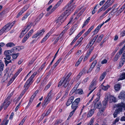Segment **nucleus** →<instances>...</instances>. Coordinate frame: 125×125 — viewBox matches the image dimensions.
<instances>
[{
  "label": "nucleus",
  "mask_w": 125,
  "mask_h": 125,
  "mask_svg": "<svg viewBox=\"0 0 125 125\" xmlns=\"http://www.w3.org/2000/svg\"><path fill=\"white\" fill-rule=\"evenodd\" d=\"M118 97L121 99H124L125 101H124V103H122L117 104V108L115 110L113 114L115 118L117 117V115L122 112L123 108L125 110V94H124V92H121L118 96Z\"/></svg>",
  "instance_id": "obj_1"
},
{
  "label": "nucleus",
  "mask_w": 125,
  "mask_h": 125,
  "mask_svg": "<svg viewBox=\"0 0 125 125\" xmlns=\"http://www.w3.org/2000/svg\"><path fill=\"white\" fill-rule=\"evenodd\" d=\"M72 73H70L68 75L67 77L65 79H62L58 85V87L62 85L64 87H66L68 85L70 80L69 78L71 75Z\"/></svg>",
  "instance_id": "obj_2"
},
{
  "label": "nucleus",
  "mask_w": 125,
  "mask_h": 125,
  "mask_svg": "<svg viewBox=\"0 0 125 125\" xmlns=\"http://www.w3.org/2000/svg\"><path fill=\"white\" fill-rule=\"evenodd\" d=\"M12 95V94L11 93L8 96L2 106L0 107V110H1L3 107L4 108V109H6L9 106L11 102V101L10 98Z\"/></svg>",
  "instance_id": "obj_3"
},
{
  "label": "nucleus",
  "mask_w": 125,
  "mask_h": 125,
  "mask_svg": "<svg viewBox=\"0 0 125 125\" xmlns=\"http://www.w3.org/2000/svg\"><path fill=\"white\" fill-rule=\"evenodd\" d=\"M36 74V72H34L29 79L27 81L24 86V87L26 89H28L30 86L33 82V79Z\"/></svg>",
  "instance_id": "obj_4"
},
{
  "label": "nucleus",
  "mask_w": 125,
  "mask_h": 125,
  "mask_svg": "<svg viewBox=\"0 0 125 125\" xmlns=\"http://www.w3.org/2000/svg\"><path fill=\"white\" fill-rule=\"evenodd\" d=\"M75 7V6L73 7V6H71V5L70 4H68L66 7V8L67 10H66L64 12L62 16H63V17L65 15L68 16L70 14L71 12L72 11Z\"/></svg>",
  "instance_id": "obj_5"
},
{
  "label": "nucleus",
  "mask_w": 125,
  "mask_h": 125,
  "mask_svg": "<svg viewBox=\"0 0 125 125\" xmlns=\"http://www.w3.org/2000/svg\"><path fill=\"white\" fill-rule=\"evenodd\" d=\"M52 91L51 90L49 93L48 95L45 99L42 104V106H45L51 100L52 98Z\"/></svg>",
  "instance_id": "obj_6"
},
{
  "label": "nucleus",
  "mask_w": 125,
  "mask_h": 125,
  "mask_svg": "<svg viewBox=\"0 0 125 125\" xmlns=\"http://www.w3.org/2000/svg\"><path fill=\"white\" fill-rule=\"evenodd\" d=\"M96 81H93L89 86V89L91 90L87 96L88 97L89 95L91 94L94 90H95L96 88Z\"/></svg>",
  "instance_id": "obj_7"
},
{
  "label": "nucleus",
  "mask_w": 125,
  "mask_h": 125,
  "mask_svg": "<svg viewBox=\"0 0 125 125\" xmlns=\"http://www.w3.org/2000/svg\"><path fill=\"white\" fill-rule=\"evenodd\" d=\"M15 23V21H14L11 23H9L7 24L3 28L5 32H7L11 29Z\"/></svg>",
  "instance_id": "obj_8"
},
{
  "label": "nucleus",
  "mask_w": 125,
  "mask_h": 125,
  "mask_svg": "<svg viewBox=\"0 0 125 125\" xmlns=\"http://www.w3.org/2000/svg\"><path fill=\"white\" fill-rule=\"evenodd\" d=\"M64 20V19L63 16L61 15L55 21L56 23L57 24V27H59L61 25L62 23L63 22Z\"/></svg>",
  "instance_id": "obj_9"
},
{
  "label": "nucleus",
  "mask_w": 125,
  "mask_h": 125,
  "mask_svg": "<svg viewBox=\"0 0 125 125\" xmlns=\"http://www.w3.org/2000/svg\"><path fill=\"white\" fill-rule=\"evenodd\" d=\"M106 97L108 98L110 103H111L113 101L115 102L116 101L115 97L111 95L109 93L106 95Z\"/></svg>",
  "instance_id": "obj_10"
},
{
  "label": "nucleus",
  "mask_w": 125,
  "mask_h": 125,
  "mask_svg": "<svg viewBox=\"0 0 125 125\" xmlns=\"http://www.w3.org/2000/svg\"><path fill=\"white\" fill-rule=\"evenodd\" d=\"M44 32L43 30H42L40 31H38L37 33L34 35L32 36V38H36L38 37H40L43 34Z\"/></svg>",
  "instance_id": "obj_11"
},
{
  "label": "nucleus",
  "mask_w": 125,
  "mask_h": 125,
  "mask_svg": "<svg viewBox=\"0 0 125 125\" xmlns=\"http://www.w3.org/2000/svg\"><path fill=\"white\" fill-rule=\"evenodd\" d=\"M104 24V23L103 22L102 24H100L97 26L94 31L93 32V35L96 34L97 33L99 30Z\"/></svg>",
  "instance_id": "obj_12"
},
{
  "label": "nucleus",
  "mask_w": 125,
  "mask_h": 125,
  "mask_svg": "<svg viewBox=\"0 0 125 125\" xmlns=\"http://www.w3.org/2000/svg\"><path fill=\"white\" fill-rule=\"evenodd\" d=\"M29 7V5H26L24 6L22 9V10L18 14L17 17L18 18L21 15L23 12L26 11Z\"/></svg>",
  "instance_id": "obj_13"
},
{
  "label": "nucleus",
  "mask_w": 125,
  "mask_h": 125,
  "mask_svg": "<svg viewBox=\"0 0 125 125\" xmlns=\"http://www.w3.org/2000/svg\"><path fill=\"white\" fill-rule=\"evenodd\" d=\"M33 23L31 22L28 25L26 26L25 27L24 29L22 30V31L23 32H26L30 29Z\"/></svg>",
  "instance_id": "obj_14"
},
{
  "label": "nucleus",
  "mask_w": 125,
  "mask_h": 125,
  "mask_svg": "<svg viewBox=\"0 0 125 125\" xmlns=\"http://www.w3.org/2000/svg\"><path fill=\"white\" fill-rule=\"evenodd\" d=\"M97 62V61L96 60H95L93 61V62L92 63L91 66L87 72V73H88V72H91L95 66Z\"/></svg>",
  "instance_id": "obj_15"
},
{
  "label": "nucleus",
  "mask_w": 125,
  "mask_h": 125,
  "mask_svg": "<svg viewBox=\"0 0 125 125\" xmlns=\"http://www.w3.org/2000/svg\"><path fill=\"white\" fill-rule=\"evenodd\" d=\"M52 31H50L49 33H47L45 36L42 39L41 42V43H42L46 41V40L52 34Z\"/></svg>",
  "instance_id": "obj_16"
},
{
  "label": "nucleus",
  "mask_w": 125,
  "mask_h": 125,
  "mask_svg": "<svg viewBox=\"0 0 125 125\" xmlns=\"http://www.w3.org/2000/svg\"><path fill=\"white\" fill-rule=\"evenodd\" d=\"M74 98V97L73 96L71 97L68 99L66 105L67 106H69L72 103Z\"/></svg>",
  "instance_id": "obj_17"
},
{
  "label": "nucleus",
  "mask_w": 125,
  "mask_h": 125,
  "mask_svg": "<svg viewBox=\"0 0 125 125\" xmlns=\"http://www.w3.org/2000/svg\"><path fill=\"white\" fill-rule=\"evenodd\" d=\"M94 107L95 108H98L99 110L101 109L102 108H104L105 109V106L103 107L102 106V104L100 102H99L98 103L95 104L94 105Z\"/></svg>",
  "instance_id": "obj_18"
},
{
  "label": "nucleus",
  "mask_w": 125,
  "mask_h": 125,
  "mask_svg": "<svg viewBox=\"0 0 125 125\" xmlns=\"http://www.w3.org/2000/svg\"><path fill=\"white\" fill-rule=\"evenodd\" d=\"M63 0H60L57 3V4L55 5L53 7L52 9V11L55 10L59 6L63 1Z\"/></svg>",
  "instance_id": "obj_19"
},
{
  "label": "nucleus",
  "mask_w": 125,
  "mask_h": 125,
  "mask_svg": "<svg viewBox=\"0 0 125 125\" xmlns=\"http://www.w3.org/2000/svg\"><path fill=\"white\" fill-rule=\"evenodd\" d=\"M111 9V8H109L108 9H107L104 13L103 14L100 16V17L99 19H102L103 18L104 16Z\"/></svg>",
  "instance_id": "obj_20"
},
{
  "label": "nucleus",
  "mask_w": 125,
  "mask_h": 125,
  "mask_svg": "<svg viewBox=\"0 0 125 125\" xmlns=\"http://www.w3.org/2000/svg\"><path fill=\"white\" fill-rule=\"evenodd\" d=\"M101 86L102 89L104 91L107 90L110 87L108 85H105L104 84V83L101 84Z\"/></svg>",
  "instance_id": "obj_21"
},
{
  "label": "nucleus",
  "mask_w": 125,
  "mask_h": 125,
  "mask_svg": "<svg viewBox=\"0 0 125 125\" xmlns=\"http://www.w3.org/2000/svg\"><path fill=\"white\" fill-rule=\"evenodd\" d=\"M13 51L12 50H7L4 52V54L6 56H10L12 55Z\"/></svg>",
  "instance_id": "obj_22"
},
{
  "label": "nucleus",
  "mask_w": 125,
  "mask_h": 125,
  "mask_svg": "<svg viewBox=\"0 0 125 125\" xmlns=\"http://www.w3.org/2000/svg\"><path fill=\"white\" fill-rule=\"evenodd\" d=\"M125 8V4L117 12V13L116 14V16H118L122 12L123 10Z\"/></svg>",
  "instance_id": "obj_23"
},
{
  "label": "nucleus",
  "mask_w": 125,
  "mask_h": 125,
  "mask_svg": "<svg viewBox=\"0 0 125 125\" xmlns=\"http://www.w3.org/2000/svg\"><path fill=\"white\" fill-rule=\"evenodd\" d=\"M94 27V25H92L83 35L84 37L86 36L91 31Z\"/></svg>",
  "instance_id": "obj_24"
},
{
  "label": "nucleus",
  "mask_w": 125,
  "mask_h": 125,
  "mask_svg": "<svg viewBox=\"0 0 125 125\" xmlns=\"http://www.w3.org/2000/svg\"><path fill=\"white\" fill-rule=\"evenodd\" d=\"M62 60V58H59L57 61L54 64V65L52 67V69H54L58 64Z\"/></svg>",
  "instance_id": "obj_25"
},
{
  "label": "nucleus",
  "mask_w": 125,
  "mask_h": 125,
  "mask_svg": "<svg viewBox=\"0 0 125 125\" xmlns=\"http://www.w3.org/2000/svg\"><path fill=\"white\" fill-rule=\"evenodd\" d=\"M78 104L74 103H73L72 104L71 107L72 109L75 111L78 107Z\"/></svg>",
  "instance_id": "obj_26"
},
{
  "label": "nucleus",
  "mask_w": 125,
  "mask_h": 125,
  "mask_svg": "<svg viewBox=\"0 0 125 125\" xmlns=\"http://www.w3.org/2000/svg\"><path fill=\"white\" fill-rule=\"evenodd\" d=\"M94 109L90 110L87 115V116L88 117H90L94 113Z\"/></svg>",
  "instance_id": "obj_27"
},
{
  "label": "nucleus",
  "mask_w": 125,
  "mask_h": 125,
  "mask_svg": "<svg viewBox=\"0 0 125 125\" xmlns=\"http://www.w3.org/2000/svg\"><path fill=\"white\" fill-rule=\"evenodd\" d=\"M86 9V7H84L83 8L82 7H79L78 9V10H80L81 9H82L81 11L79 13V15H81L84 12V11Z\"/></svg>",
  "instance_id": "obj_28"
},
{
  "label": "nucleus",
  "mask_w": 125,
  "mask_h": 125,
  "mask_svg": "<svg viewBox=\"0 0 125 125\" xmlns=\"http://www.w3.org/2000/svg\"><path fill=\"white\" fill-rule=\"evenodd\" d=\"M83 58V56H81L79 59L77 61L75 64L76 66H78L80 63Z\"/></svg>",
  "instance_id": "obj_29"
},
{
  "label": "nucleus",
  "mask_w": 125,
  "mask_h": 125,
  "mask_svg": "<svg viewBox=\"0 0 125 125\" xmlns=\"http://www.w3.org/2000/svg\"><path fill=\"white\" fill-rule=\"evenodd\" d=\"M106 75V73L104 72L100 77L99 80L100 81H102L104 79Z\"/></svg>",
  "instance_id": "obj_30"
},
{
  "label": "nucleus",
  "mask_w": 125,
  "mask_h": 125,
  "mask_svg": "<svg viewBox=\"0 0 125 125\" xmlns=\"http://www.w3.org/2000/svg\"><path fill=\"white\" fill-rule=\"evenodd\" d=\"M94 47H91L90 49L87 51L86 55L89 57L92 51L94 49Z\"/></svg>",
  "instance_id": "obj_31"
},
{
  "label": "nucleus",
  "mask_w": 125,
  "mask_h": 125,
  "mask_svg": "<svg viewBox=\"0 0 125 125\" xmlns=\"http://www.w3.org/2000/svg\"><path fill=\"white\" fill-rule=\"evenodd\" d=\"M7 118H5L2 122L1 123L0 125H7L8 124L9 120H6Z\"/></svg>",
  "instance_id": "obj_32"
},
{
  "label": "nucleus",
  "mask_w": 125,
  "mask_h": 125,
  "mask_svg": "<svg viewBox=\"0 0 125 125\" xmlns=\"http://www.w3.org/2000/svg\"><path fill=\"white\" fill-rule=\"evenodd\" d=\"M121 87V85L119 84H117L115 85L114 86V88L116 91H118L120 90Z\"/></svg>",
  "instance_id": "obj_33"
},
{
  "label": "nucleus",
  "mask_w": 125,
  "mask_h": 125,
  "mask_svg": "<svg viewBox=\"0 0 125 125\" xmlns=\"http://www.w3.org/2000/svg\"><path fill=\"white\" fill-rule=\"evenodd\" d=\"M125 78V73H122L120 76L119 78L118 79V81L122 80Z\"/></svg>",
  "instance_id": "obj_34"
},
{
  "label": "nucleus",
  "mask_w": 125,
  "mask_h": 125,
  "mask_svg": "<svg viewBox=\"0 0 125 125\" xmlns=\"http://www.w3.org/2000/svg\"><path fill=\"white\" fill-rule=\"evenodd\" d=\"M84 73L85 69H83L79 73V74L77 76V77L79 78H80L81 76L82 75L84 74Z\"/></svg>",
  "instance_id": "obj_35"
},
{
  "label": "nucleus",
  "mask_w": 125,
  "mask_h": 125,
  "mask_svg": "<svg viewBox=\"0 0 125 125\" xmlns=\"http://www.w3.org/2000/svg\"><path fill=\"white\" fill-rule=\"evenodd\" d=\"M15 46V44L12 42H9L6 45V46L7 47H12Z\"/></svg>",
  "instance_id": "obj_36"
},
{
  "label": "nucleus",
  "mask_w": 125,
  "mask_h": 125,
  "mask_svg": "<svg viewBox=\"0 0 125 125\" xmlns=\"http://www.w3.org/2000/svg\"><path fill=\"white\" fill-rule=\"evenodd\" d=\"M107 98V97H106V95L105 97L104 100L103 102V104L104 106H105L106 105L107 103L109 101L108 98Z\"/></svg>",
  "instance_id": "obj_37"
},
{
  "label": "nucleus",
  "mask_w": 125,
  "mask_h": 125,
  "mask_svg": "<svg viewBox=\"0 0 125 125\" xmlns=\"http://www.w3.org/2000/svg\"><path fill=\"white\" fill-rule=\"evenodd\" d=\"M90 19V17H89L84 22L82 28H83L89 22Z\"/></svg>",
  "instance_id": "obj_38"
},
{
  "label": "nucleus",
  "mask_w": 125,
  "mask_h": 125,
  "mask_svg": "<svg viewBox=\"0 0 125 125\" xmlns=\"http://www.w3.org/2000/svg\"><path fill=\"white\" fill-rule=\"evenodd\" d=\"M125 62V58H124L122 59L119 63V66L121 67L123 65Z\"/></svg>",
  "instance_id": "obj_39"
},
{
  "label": "nucleus",
  "mask_w": 125,
  "mask_h": 125,
  "mask_svg": "<svg viewBox=\"0 0 125 125\" xmlns=\"http://www.w3.org/2000/svg\"><path fill=\"white\" fill-rule=\"evenodd\" d=\"M31 13V12H28L22 18V20L23 21L27 17L30 15Z\"/></svg>",
  "instance_id": "obj_40"
},
{
  "label": "nucleus",
  "mask_w": 125,
  "mask_h": 125,
  "mask_svg": "<svg viewBox=\"0 0 125 125\" xmlns=\"http://www.w3.org/2000/svg\"><path fill=\"white\" fill-rule=\"evenodd\" d=\"M120 57V56L119 55L118 53H117L114 58V62H115L117 61Z\"/></svg>",
  "instance_id": "obj_41"
},
{
  "label": "nucleus",
  "mask_w": 125,
  "mask_h": 125,
  "mask_svg": "<svg viewBox=\"0 0 125 125\" xmlns=\"http://www.w3.org/2000/svg\"><path fill=\"white\" fill-rule=\"evenodd\" d=\"M29 37L26 35H25L23 38L21 42L22 43H24L27 41Z\"/></svg>",
  "instance_id": "obj_42"
},
{
  "label": "nucleus",
  "mask_w": 125,
  "mask_h": 125,
  "mask_svg": "<svg viewBox=\"0 0 125 125\" xmlns=\"http://www.w3.org/2000/svg\"><path fill=\"white\" fill-rule=\"evenodd\" d=\"M104 37V35L103 34H101L98 38L97 40V42H100L102 39Z\"/></svg>",
  "instance_id": "obj_43"
},
{
  "label": "nucleus",
  "mask_w": 125,
  "mask_h": 125,
  "mask_svg": "<svg viewBox=\"0 0 125 125\" xmlns=\"http://www.w3.org/2000/svg\"><path fill=\"white\" fill-rule=\"evenodd\" d=\"M104 110V108H103L99 110V111L97 114V115L99 116H100L103 113V112Z\"/></svg>",
  "instance_id": "obj_44"
},
{
  "label": "nucleus",
  "mask_w": 125,
  "mask_h": 125,
  "mask_svg": "<svg viewBox=\"0 0 125 125\" xmlns=\"http://www.w3.org/2000/svg\"><path fill=\"white\" fill-rule=\"evenodd\" d=\"M4 67V64L1 60H0V69L3 71Z\"/></svg>",
  "instance_id": "obj_45"
},
{
  "label": "nucleus",
  "mask_w": 125,
  "mask_h": 125,
  "mask_svg": "<svg viewBox=\"0 0 125 125\" xmlns=\"http://www.w3.org/2000/svg\"><path fill=\"white\" fill-rule=\"evenodd\" d=\"M83 90L81 89H77L76 91V93L78 94H82L83 93Z\"/></svg>",
  "instance_id": "obj_46"
},
{
  "label": "nucleus",
  "mask_w": 125,
  "mask_h": 125,
  "mask_svg": "<svg viewBox=\"0 0 125 125\" xmlns=\"http://www.w3.org/2000/svg\"><path fill=\"white\" fill-rule=\"evenodd\" d=\"M33 30L31 29L29 32L28 34H26V35L29 38V37L31 36L32 34L33 33Z\"/></svg>",
  "instance_id": "obj_47"
},
{
  "label": "nucleus",
  "mask_w": 125,
  "mask_h": 125,
  "mask_svg": "<svg viewBox=\"0 0 125 125\" xmlns=\"http://www.w3.org/2000/svg\"><path fill=\"white\" fill-rule=\"evenodd\" d=\"M110 6L109 5V4H107L105 3L102 6L104 8V10H105L106 9Z\"/></svg>",
  "instance_id": "obj_48"
},
{
  "label": "nucleus",
  "mask_w": 125,
  "mask_h": 125,
  "mask_svg": "<svg viewBox=\"0 0 125 125\" xmlns=\"http://www.w3.org/2000/svg\"><path fill=\"white\" fill-rule=\"evenodd\" d=\"M43 15V14L42 13H41L38 16V18L36 20V21H38L41 19Z\"/></svg>",
  "instance_id": "obj_49"
},
{
  "label": "nucleus",
  "mask_w": 125,
  "mask_h": 125,
  "mask_svg": "<svg viewBox=\"0 0 125 125\" xmlns=\"http://www.w3.org/2000/svg\"><path fill=\"white\" fill-rule=\"evenodd\" d=\"M19 54V53L14 54L12 56L13 58L14 59H16Z\"/></svg>",
  "instance_id": "obj_50"
},
{
  "label": "nucleus",
  "mask_w": 125,
  "mask_h": 125,
  "mask_svg": "<svg viewBox=\"0 0 125 125\" xmlns=\"http://www.w3.org/2000/svg\"><path fill=\"white\" fill-rule=\"evenodd\" d=\"M51 112V110L50 109H49L47 112L46 114H45V113H44L43 114L42 116H43V118L44 117L48 115V114L50 113Z\"/></svg>",
  "instance_id": "obj_51"
},
{
  "label": "nucleus",
  "mask_w": 125,
  "mask_h": 125,
  "mask_svg": "<svg viewBox=\"0 0 125 125\" xmlns=\"http://www.w3.org/2000/svg\"><path fill=\"white\" fill-rule=\"evenodd\" d=\"M6 14L5 11H3L2 13L0 14V20L3 17L4 14Z\"/></svg>",
  "instance_id": "obj_52"
},
{
  "label": "nucleus",
  "mask_w": 125,
  "mask_h": 125,
  "mask_svg": "<svg viewBox=\"0 0 125 125\" xmlns=\"http://www.w3.org/2000/svg\"><path fill=\"white\" fill-rule=\"evenodd\" d=\"M97 56V54H94L92 58L90 59V62H91L93 60L96 58Z\"/></svg>",
  "instance_id": "obj_53"
},
{
  "label": "nucleus",
  "mask_w": 125,
  "mask_h": 125,
  "mask_svg": "<svg viewBox=\"0 0 125 125\" xmlns=\"http://www.w3.org/2000/svg\"><path fill=\"white\" fill-rule=\"evenodd\" d=\"M80 98H77L75 100L73 103H74L77 104L78 105L80 102Z\"/></svg>",
  "instance_id": "obj_54"
},
{
  "label": "nucleus",
  "mask_w": 125,
  "mask_h": 125,
  "mask_svg": "<svg viewBox=\"0 0 125 125\" xmlns=\"http://www.w3.org/2000/svg\"><path fill=\"white\" fill-rule=\"evenodd\" d=\"M26 118L27 117H26L25 116V117H24L19 125H22L23 123L26 120Z\"/></svg>",
  "instance_id": "obj_55"
},
{
  "label": "nucleus",
  "mask_w": 125,
  "mask_h": 125,
  "mask_svg": "<svg viewBox=\"0 0 125 125\" xmlns=\"http://www.w3.org/2000/svg\"><path fill=\"white\" fill-rule=\"evenodd\" d=\"M94 43L92 42L91 41L87 45V46H86V48H89V47H90V48L91 47V46H92V45H93V44Z\"/></svg>",
  "instance_id": "obj_56"
},
{
  "label": "nucleus",
  "mask_w": 125,
  "mask_h": 125,
  "mask_svg": "<svg viewBox=\"0 0 125 125\" xmlns=\"http://www.w3.org/2000/svg\"><path fill=\"white\" fill-rule=\"evenodd\" d=\"M16 77L14 75L13 77L11 79V80L10 81V82H9V83L8 84V85H9L16 78Z\"/></svg>",
  "instance_id": "obj_57"
},
{
  "label": "nucleus",
  "mask_w": 125,
  "mask_h": 125,
  "mask_svg": "<svg viewBox=\"0 0 125 125\" xmlns=\"http://www.w3.org/2000/svg\"><path fill=\"white\" fill-rule=\"evenodd\" d=\"M20 46H16L13 48L12 49L14 51H20Z\"/></svg>",
  "instance_id": "obj_58"
},
{
  "label": "nucleus",
  "mask_w": 125,
  "mask_h": 125,
  "mask_svg": "<svg viewBox=\"0 0 125 125\" xmlns=\"http://www.w3.org/2000/svg\"><path fill=\"white\" fill-rule=\"evenodd\" d=\"M98 35H96L94 36V37L93 38V39L92 41H91V42H93V43H94L95 41V40L98 37Z\"/></svg>",
  "instance_id": "obj_59"
},
{
  "label": "nucleus",
  "mask_w": 125,
  "mask_h": 125,
  "mask_svg": "<svg viewBox=\"0 0 125 125\" xmlns=\"http://www.w3.org/2000/svg\"><path fill=\"white\" fill-rule=\"evenodd\" d=\"M34 98H32V96H31V98L29 100L28 104V105H27V106H30V104L32 103Z\"/></svg>",
  "instance_id": "obj_60"
},
{
  "label": "nucleus",
  "mask_w": 125,
  "mask_h": 125,
  "mask_svg": "<svg viewBox=\"0 0 125 125\" xmlns=\"http://www.w3.org/2000/svg\"><path fill=\"white\" fill-rule=\"evenodd\" d=\"M59 49L57 51V52L56 53V54H55V55L54 57V58H53V59L52 60V61H51V62L50 64H52L53 62L54 61V60L55 59V58H56V55L57 54L58 52L59 51Z\"/></svg>",
  "instance_id": "obj_61"
},
{
  "label": "nucleus",
  "mask_w": 125,
  "mask_h": 125,
  "mask_svg": "<svg viewBox=\"0 0 125 125\" xmlns=\"http://www.w3.org/2000/svg\"><path fill=\"white\" fill-rule=\"evenodd\" d=\"M51 85V84L50 83L48 84L46 86L44 89V90H47L50 86Z\"/></svg>",
  "instance_id": "obj_62"
},
{
  "label": "nucleus",
  "mask_w": 125,
  "mask_h": 125,
  "mask_svg": "<svg viewBox=\"0 0 125 125\" xmlns=\"http://www.w3.org/2000/svg\"><path fill=\"white\" fill-rule=\"evenodd\" d=\"M107 60L106 59H104L101 62V63L102 64H105L107 63Z\"/></svg>",
  "instance_id": "obj_63"
},
{
  "label": "nucleus",
  "mask_w": 125,
  "mask_h": 125,
  "mask_svg": "<svg viewBox=\"0 0 125 125\" xmlns=\"http://www.w3.org/2000/svg\"><path fill=\"white\" fill-rule=\"evenodd\" d=\"M38 91L37 90L32 95V98H34L37 94L38 93Z\"/></svg>",
  "instance_id": "obj_64"
}]
</instances>
